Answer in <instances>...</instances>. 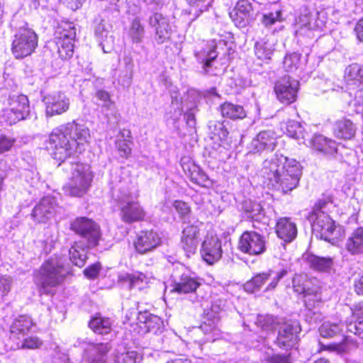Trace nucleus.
Masks as SVG:
<instances>
[{
    "instance_id": "nucleus-1",
    "label": "nucleus",
    "mask_w": 363,
    "mask_h": 363,
    "mask_svg": "<svg viewBox=\"0 0 363 363\" xmlns=\"http://www.w3.org/2000/svg\"><path fill=\"white\" fill-rule=\"evenodd\" d=\"M89 138V129L84 123L73 121L61 125L52 130L49 138L53 159L60 165L67 160L75 158L77 153L84 151Z\"/></svg>"
},
{
    "instance_id": "nucleus-2",
    "label": "nucleus",
    "mask_w": 363,
    "mask_h": 363,
    "mask_svg": "<svg viewBox=\"0 0 363 363\" xmlns=\"http://www.w3.org/2000/svg\"><path fill=\"white\" fill-rule=\"evenodd\" d=\"M261 172L274 189L286 194L297 187L302 167L295 159L276 154L264 161Z\"/></svg>"
},
{
    "instance_id": "nucleus-3",
    "label": "nucleus",
    "mask_w": 363,
    "mask_h": 363,
    "mask_svg": "<svg viewBox=\"0 0 363 363\" xmlns=\"http://www.w3.org/2000/svg\"><path fill=\"white\" fill-rule=\"evenodd\" d=\"M257 324L264 330H277L274 343L281 349L288 350L293 347L297 341L301 331L298 323L296 321L281 322L277 318L267 315L259 316Z\"/></svg>"
},
{
    "instance_id": "nucleus-4",
    "label": "nucleus",
    "mask_w": 363,
    "mask_h": 363,
    "mask_svg": "<svg viewBox=\"0 0 363 363\" xmlns=\"http://www.w3.org/2000/svg\"><path fill=\"white\" fill-rule=\"evenodd\" d=\"M63 163L65 165L69 164L72 172L69 182L63 188L65 194L72 196H82L87 192L92 179L89 167L79 162L76 158L67 160Z\"/></svg>"
},
{
    "instance_id": "nucleus-5",
    "label": "nucleus",
    "mask_w": 363,
    "mask_h": 363,
    "mask_svg": "<svg viewBox=\"0 0 363 363\" xmlns=\"http://www.w3.org/2000/svg\"><path fill=\"white\" fill-rule=\"evenodd\" d=\"M68 273L61 260L50 258L43 264L40 272V292L45 294H52V288L62 281Z\"/></svg>"
},
{
    "instance_id": "nucleus-6",
    "label": "nucleus",
    "mask_w": 363,
    "mask_h": 363,
    "mask_svg": "<svg viewBox=\"0 0 363 363\" xmlns=\"http://www.w3.org/2000/svg\"><path fill=\"white\" fill-rule=\"evenodd\" d=\"M119 209L120 217L125 223L131 224L144 220L146 213L138 201L128 190H119L116 196Z\"/></svg>"
},
{
    "instance_id": "nucleus-7",
    "label": "nucleus",
    "mask_w": 363,
    "mask_h": 363,
    "mask_svg": "<svg viewBox=\"0 0 363 363\" xmlns=\"http://www.w3.org/2000/svg\"><path fill=\"white\" fill-rule=\"evenodd\" d=\"M70 228L79 235L86 248L96 247L101 237L99 225L93 220L86 217H79L72 222Z\"/></svg>"
},
{
    "instance_id": "nucleus-8",
    "label": "nucleus",
    "mask_w": 363,
    "mask_h": 363,
    "mask_svg": "<svg viewBox=\"0 0 363 363\" xmlns=\"http://www.w3.org/2000/svg\"><path fill=\"white\" fill-rule=\"evenodd\" d=\"M308 219L312 223L313 233L316 237L332 242L340 235V227L337 229L335 221L326 213L309 216Z\"/></svg>"
},
{
    "instance_id": "nucleus-9",
    "label": "nucleus",
    "mask_w": 363,
    "mask_h": 363,
    "mask_svg": "<svg viewBox=\"0 0 363 363\" xmlns=\"http://www.w3.org/2000/svg\"><path fill=\"white\" fill-rule=\"evenodd\" d=\"M147 23L157 44L162 45L170 40L172 30L167 16L159 12H153L148 17Z\"/></svg>"
},
{
    "instance_id": "nucleus-10",
    "label": "nucleus",
    "mask_w": 363,
    "mask_h": 363,
    "mask_svg": "<svg viewBox=\"0 0 363 363\" xmlns=\"http://www.w3.org/2000/svg\"><path fill=\"white\" fill-rule=\"evenodd\" d=\"M238 247L250 255H259L266 251L265 238L255 231H245L240 238Z\"/></svg>"
},
{
    "instance_id": "nucleus-11",
    "label": "nucleus",
    "mask_w": 363,
    "mask_h": 363,
    "mask_svg": "<svg viewBox=\"0 0 363 363\" xmlns=\"http://www.w3.org/2000/svg\"><path fill=\"white\" fill-rule=\"evenodd\" d=\"M172 277V291L178 294L196 293V290L201 286L199 279L186 271L183 266L181 267L180 270L178 269L174 272Z\"/></svg>"
},
{
    "instance_id": "nucleus-12",
    "label": "nucleus",
    "mask_w": 363,
    "mask_h": 363,
    "mask_svg": "<svg viewBox=\"0 0 363 363\" xmlns=\"http://www.w3.org/2000/svg\"><path fill=\"white\" fill-rule=\"evenodd\" d=\"M298 88V81L286 75L276 82L274 91L280 102L289 105L296 101Z\"/></svg>"
},
{
    "instance_id": "nucleus-13",
    "label": "nucleus",
    "mask_w": 363,
    "mask_h": 363,
    "mask_svg": "<svg viewBox=\"0 0 363 363\" xmlns=\"http://www.w3.org/2000/svg\"><path fill=\"white\" fill-rule=\"evenodd\" d=\"M223 254L221 240L217 235L208 234L201 245V255L208 264L220 259Z\"/></svg>"
},
{
    "instance_id": "nucleus-14",
    "label": "nucleus",
    "mask_w": 363,
    "mask_h": 363,
    "mask_svg": "<svg viewBox=\"0 0 363 363\" xmlns=\"http://www.w3.org/2000/svg\"><path fill=\"white\" fill-rule=\"evenodd\" d=\"M58 208L56 199L53 196H45L33 209L31 216L39 223H46L56 213Z\"/></svg>"
},
{
    "instance_id": "nucleus-15",
    "label": "nucleus",
    "mask_w": 363,
    "mask_h": 363,
    "mask_svg": "<svg viewBox=\"0 0 363 363\" xmlns=\"http://www.w3.org/2000/svg\"><path fill=\"white\" fill-rule=\"evenodd\" d=\"M230 17L238 28H245L253 20V9L247 0H240L230 12Z\"/></svg>"
},
{
    "instance_id": "nucleus-16",
    "label": "nucleus",
    "mask_w": 363,
    "mask_h": 363,
    "mask_svg": "<svg viewBox=\"0 0 363 363\" xmlns=\"http://www.w3.org/2000/svg\"><path fill=\"white\" fill-rule=\"evenodd\" d=\"M201 224L199 220L185 223L186 227L182 230L181 245L182 248L189 253H194L199 245V226Z\"/></svg>"
},
{
    "instance_id": "nucleus-17",
    "label": "nucleus",
    "mask_w": 363,
    "mask_h": 363,
    "mask_svg": "<svg viewBox=\"0 0 363 363\" xmlns=\"http://www.w3.org/2000/svg\"><path fill=\"white\" fill-rule=\"evenodd\" d=\"M161 239L157 232L142 230L136 237L134 246L140 254H145L155 249L160 245Z\"/></svg>"
},
{
    "instance_id": "nucleus-18",
    "label": "nucleus",
    "mask_w": 363,
    "mask_h": 363,
    "mask_svg": "<svg viewBox=\"0 0 363 363\" xmlns=\"http://www.w3.org/2000/svg\"><path fill=\"white\" fill-rule=\"evenodd\" d=\"M46 114L48 116L60 115L66 112L69 107V99L64 93L57 92L44 97Z\"/></svg>"
},
{
    "instance_id": "nucleus-19",
    "label": "nucleus",
    "mask_w": 363,
    "mask_h": 363,
    "mask_svg": "<svg viewBox=\"0 0 363 363\" xmlns=\"http://www.w3.org/2000/svg\"><path fill=\"white\" fill-rule=\"evenodd\" d=\"M252 147L257 152L272 151L277 145L276 133L272 130L260 131L252 142Z\"/></svg>"
},
{
    "instance_id": "nucleus-20",
    "label": "nucleus",
    "mask_w": 363,
    "mask_h": 363,
    "mask_svg": "<svg viewBox=\"0 0 363 363\" xmlns=\"http://www.w3.org/2000/svg\"><path fill=\"white\" fill-rule=\"evenodd\" d=\"M276 233L285 242H291L297 236V227L290 218H281L277 223Z\"/></svg>"
},
{
    "instance_id": "nucleus-21",
    "label": "nucleus",
    "mask_w": 363,
    "mask_h": 363,
    "mask_svg": "<svg viewBox=\"0 0 363 363\" xmlns=\"http://www.w3.org/2000/svg\"><path fill=\"white\" fill-rule=\"evenodd\" d=\"M138 321L139 327L144 331V333H157L162 325L161 318L155 315L150 312L140 311L138 315Z\"/></svg>"
},
{
    "instance_id": "nucleus-22",
    "label": "nucleus",
    "mask_w": 363,
    "mask_h": 363,
    "mask_svg": "<svg viewBox=\"0 0 363 363\" xmlns=\"http://www.w3.org/2000/svg\"><path fill=\"white\" fill-rule=\"evenodd\" d=\"M305 298L304 303L307 308V313H306V319L310 323H315L318 319H320V315L318 312L313 311V308L319 306L321 302V296L319 293L314 289L310 291V293L306 294L303 296Z\"/></svg>"
},
{
    "instance_id": "nucleus-23",
    "label": "nucleus",
    "mask_w": 363,
    "mask_h": 363,
    "mask_svg": "<svg viewBox=\"0 0 363 363\" xmlns=\"http://www.w3.org/2000/svg\"><path fill=\"white\" fill-rule=\"evenodd\" d=\"M240 210L246 218L259 221L264 217V211L262 205L251 199L243 200L240 203Z\"/></svg>"
},
{
    "instance_id": "nucleus-24",
    "label": "nucleus",
    "mask_w": 363,
    "mask_h": 363,
    "mask_svg": "<svg viewBox=\"0 0 363 363\" xmlns=\"http://www.w3.org/2000/svg\"><path fill=\"white\" fill-rule=\"evenodd\" d=\"M356 131V125L347 118L340 119L333 125V134L340 139L351 140L354 137Z\"/></svg>"
},
{
    "instance_id": "nucleus-25",
    "label": "nucleus",
    "mask_w": 363,
    "mask_h": 363,
    "mask_svg": "<svg viewBox=\"0 0 363 363\" xmlns=\"http://www.w3.org/2000/svg\"><path fill=\"white\" fill-rule=\"evenodd\" d=\"M312 147L326 155H333L337 152V143L323 135H315L311 140Z\"/></svg>"
},
{
    "instance_id": "nucleus-26",
    "label": "nucleus",
    "mask_w": 363,
    "mask_h": 363,
    "mask_svg": "<svg viewBox=\"0 0 363 363\" xmlns=\"http://www.w3.org/2000/svg\"><path fill=\"white\" fill-rule=\"evenodd\" d=\"M216 48V45H211L195 53L198 62L202 65V69L206 74L208 73L209 69L218 57Z\"/></svg>"
},
{
    "instance_id": "nucleus-27",
    "label": "nucleus",
    "mask_w": 363,
    "mask_h": 363,
    "mask_svg": "<svg viewBox=\"0 0 363 363\" xmlns=\"http://www.w3.org/2000/svg\"><path fill=\"white\" fill-rule=\"evenodd\" d=\"M345 248L351 255L363 253V227L352 232L345 243Z\"/></svg>"
},
{
    "instance_id": "nucleus-28",
    "label": "nucleus",
    "mask_w": 363,
    "mask_h": 363,
    "mask_svg": "<svg viewBox=\"0 0 363 363\" xmlns=\"http://www.w3.org/2000/svg\"><path fill=\"white\" fill-rule=\"evenodd\" d=\"M347 89L349 95L354 97V100L350 102V106L354 107L357 113H362L363 115V84L354 85V82H349Z\"/></svg>"
},
{
    "instance_id": "nucleus-29",
    "label": "nucleus",
    "mask_w": 363,
    "mask_h": 363,
    "mask_svg": "<svg viewBox=\"0 0 363 363\" xmlns=\"http://www.w3.org/2000/svg\"><path fill=\"white\" fill-rule=\"evenodd\" d=\"M220 111L223 117L231 120L243 119L246 117V111L241 105L225 102L220 106Z\"/></svg>"
},
{
    "instance_id": "nucleus-30",
    "label": "nucleus",
    "mask_w": 363,
    "mask_h": 363,
    "mask_svg": "<svg viewBox=\"0 0 363 363\" xmlns=\"http://www.w3.org/2000/svg\"><path fill=\"white\" fill-rule=\"evenodd\" d=\"M112 323L109 318L96 315L90 320L89 327L96 334L106 335L111 332Z\"/></svg>"
},
{
    "instance_id": "nucleus-31",
    "label": "nucleus",
    "mask_w": 363,
    "mask_h": 363,
    "mask_svg": "<svg viewBox=\"0 0 363 363\" xmlns=\"http://www.w3.org/2000/svg\"><path fill=\"white\" fill-rule=\"evenodd\" d=\"M131 133L128 130H123L116 141V147L121 157L128 158L131 153Z\"/></svg>"
},
{
    "instance_id": "nucleus-32",
    "label": "nucleus",
    "mask_w": 363,
    "mask_h": 363,
    "mask_svg": "<svg viewBox=\"0 0 363 363\" xmlns=\"http://www.w3.org/2000/svg\"><path fill=\"white\" fill-rule=\"evenodd\" d=\"M255 53L256 57L265 62L271 60L274 51V44L272 41L267 40H261L255 45Z\"/></svg>"
},
{
    "instance_id": "nucleus-33",
    "label": "nucleus",
    "mask_w": 363,
    "mask_h": 363,
    "mask_svg": "<svg viewBox=\"0 0 363 363\" xmlns=\"http://www.w3.org/2000/svg\"><path fill=\"white\" fill-rule=\"evenodd\" d=\"M347 330L363 338V305L353 312L352 320L347 324Z\"/></svg>"
},
{
    "instance_id": "nucleus-34",
    "label": "nucleus",
    "mask_w": 363,
    "mask_h": 363,
    "mask_svg": "<svg viewBox=\"0 0 363 363\" xmlns=\"http://www.w3.org/2000/svg\"><path fill=\"white\" fill-rule=\"evenodd\" d=\"M84 245L80 242L75 243L69 250V259L73 264L79 267H82L87 259L86 251Z\"/></svg>"
},
{
    "instance_id": "nucleus-35",
    "label": "nucleus",
    "mask_w": 363,
    "mask_h": 363,
    "mask_svg": "<svg viewBox=\"0 0 363 363\" xmlns=\"http://www.w3.org/2000/svg\"><path fill=\"white\" fill-rule=\"evenodd\" d=\"M306 260L311 268L318 271H328L333 265V260L330 257H323L314 255H307Z\"/></svg>"
},
{
    "instance_id": "nucleus-36",
    "label": "nucleus",
    "mask_w": 363,
    "mask_h": 363,
    "mask_svg": "<svg viewBox=\"0 0 363 363\" xmlns=\"http://www.w3.org/2000/svg\"><path fill=\"white\" fill-rule=\"evenodd\" d=\"M189 6V13L194 16L191 21H194L203 12L207 11L211 6L213 0H186Z\"/></svg>"
},
{
    "instance_id": "nucleus-37",
    "label": "nucleus",
    "mask_w": 363,
    "mask_h": 363,
    "mask_svg": "<svg viewBox=\"0 0 363 363\" xmlns=\"http://www.w3.org/2000/svg\"><path fill=\"white\" fill-rule=\"evenodd\" d=\"M172 103L169 111L167 113V119H171L174 122L178 121L182 115V101L179 97V94L177 91L171 93Z\"/></svg>"
},
{
    "instance_id": "nucleus-38",
    "label": "nucleus",
    "mask_w": 363,
    "mask_h": 363,
    "mask_svg": "<svg viewBox=\"0 0 363 363\" xmlns=\"http://www.w3.org/2000/svg\"><path fill=\"white\" fill-rule=\"evenodd\" d=\"M272 274L273 272L272 270H269L266 272L259 273L255 275L244 285L245 291L253 293L255 291L259 290L261 286L272 277Z\"/></svg>"
},
{
    "instance_id": "nucleus-39",
    "label": "nucleus",
    "mask_w": 363,
    "mask_h": 363,
    "mask_svg": "<svg viewBox=\"0 0 363 363\" xmlns=\"http://www.w3.org/2000/svg\"><path fill=\"white\" fill-rule=\"evenodd\" d=\"M311 283L306 274H296L292 279V286L294 292L303 296L312 290Z\"/></svg>"
},
{
    "instance_id": "nucleus-40",
    "label": "nucleus",
    "mask_w": 363,
    "mask_h": 363,
    "mask_svg": "<svg viewBox=\"0 0 363 363\" xmlns=\"http://www.w3.org/2000/svg\"><path fill=\"white\" fill-rule=\"evenodd\" d=\"M58 34L57 40L74 42L76 37V28L73 23H62L56 30Z\"/></svg>"
},
{
    "instance_id": "nucleus-41",
    "label": "nucleus",
    "mask_w": 363,
    "mask_h": 363,
    "mask_svg": "<svg viewBox=\"0 0 363 363\" xmlns=\"http://www.w3.org/2000/svg\"><path fill=\"white\" fill-rule=\"evenodd\" d=\"M38 37L35 32L24 27V57L31 55L38 46Z\"/></svg>"
},
{
    "instance_id": "nucleus-42",
    "label": "nucleus",
    "mask_w": 363,
    "mask_h": 363,
    "mask_svg": "<svg viewBox=\"0 0 363 363\" xmlns=\"http://www.w3.org/2000/svg\"><path fill=\"white\" fill-rule=\"evenodd\" d=\"M123 280L128 282L130 289H143L147 284V277L141 272L127 274L124 276Z\"/></svg>"
},
{
    "instance_id": "nucleus-43",
    "label": "nucleus",
    "mask_w": 363,
    "mask_h": 363,
    "mask_svg": "<svg viewBox=\"0 0 363 363\" xmlns=\"http://www.w3.org/2000/svg\"><path fill=\"white\" fill-rule=\"evenodd\" d=\"M173 206L179 213V218L182 219L183 224L192 222L194 220H198L191 216V208L186 203L177 200L174 202Z\"/></svg>"
},
{
    "instance_id": "nucleus-44",
    "label": "nucleus",
    "mask_w": 363,
    "mask_h": 363,
    "mask_svg": "<svg viewBox=\"0 0 363 363\" xmlns=\"http://www.w3.org/2000/svg\"><path fill=\"white\" fill-rule=\"evenodd\" d=\"M344 328L342 323L325 322L319 328L320 334L323 337H333L340 334Z\"/></svg>"
},
{
    "instance_id": "nucleus-45",
    "label": "nucleus",
    "mask_w": 363,
    "mask_h": 363,
    "mask_svg": "<svg viewBox=\"0 0 363 363\" xmlns=\"http://www.w3.org/2000/svg\"><path fill=\"white\" fill-rule=\"evenodd\" d=\"M145 34L144 26L138 18H135L131 23L128 35L134 43H140Z\"/></svg>"
},
{
    "instance_id": "nucleus-46",
    "label": "nucleus",
    "mask_w": 363,
    "mask_h": 363,
    "mask_svg": "<svg viewBox=\"0 0 363 363\" xmlns=\"http://www.w3.org/2000/svg\"><path fill=\"white\" fill-rule=\"evenodd\" d=\"M346 74L348 80L354 82V85L363 84V66L357 63L352 64L347 67Z\"/></svg>"
},
{
    "instance_id": "nucleus-47",
    "label": "nucleus",
    "mask_w": 363,
    "mask_h": 363,
    "mask_svg": "<svg viewBox=\"0 0 363 363\" xmlns=\"http://www.w3.org/2000/svg\"><path fill=\"white\" fill-rule=\"evenodd\" d=\"M74 43L71 41H57V53L62 60H67L73 56Z\"/></svg>"
},
{
    "instance_id": "nucleus-48",
    "label": "nucleus",
    "mask_w": 363,
    "mask_h": 363,
    "mask_svg": "<svg viewBox=\"0 0 363 363\" xmlns=\"http://www.w3.org/2000/svg\"><path fill=\"white\" fill-rule=\"evenodd\" d=\"M24 176L26 179V183L29 184L31 189H28V192L30 194L34 193L37 191V189L40 184L38 172H36V169L33 166L31 165L30 169H24Z\"/></svg>"
},
{
    "instance_id": "nucleus-49",
    "label": "nucleus",
    "mask_w": 363,
    "mask_h": 363,
    "mask_svg": "<svg viewBox=\"0 0 363 363\" xmlns=\"http://www.w3.org/2000/svg\"><path fill=\"white\" fill-rule=\"evenodd\" d=\"M301 56L297 52L286 54L283 61L284 69L289 72L296 71L300 65Z\"/></svg>"
},
{
    "instance_id": "nucleus-50",
    "label": "nucleus",
    "mask_w": 363,
    "mask_h": 363,
    "mask_svg": "<svg viewBox=\"0 0 363 363\" xmlns=\"http://www.w3.org/2000/svg\"><path fill=\"white\" fill-rule=\"evenodd\" d=\"M286 133L291 138L295 139H303L305 137L304 129L303 126L297 121H289L286 126Z\"/></svg>"
},
{
    "instance_id": "nucleus-51",
    "label": "nucleus",
    "mask_w": 363,
    "mask_h": 363,
    "mask_svg": "<svg viewBox=\"0 0 363 363\" xmlns=\"http://www.w3.org/2000/svg\"><path fill=\"white\" fill-rule=\"evenodd\" d=\"M208 130L211 134L223 140L227 138L228 132L223 122L219 121H210L208 124Z\"/></svg>"
},
{
    "instance_id": "nucleus-52",
    "label": "nucleus",
    "mask_w": 363,
    "mask_h": 363,
    "mask_svg": "<svg viewBox=\"0 0 363 363\" xmlns=\"http://www.w3.org/2000/svg\"><path fill=\"white\" fill-rule=\"evenodd\" d=\"M94 99L97 101L98 105L107 108H110L111 106L113 104L109 93L105 90H97L94 94Z\"/></svg>"
},
{
    "instance_id": "nucleus-53",
    "label": "nucleus",
    "mask_w": 363,
    "mask_h": 363,
    "mask_svg": "<svg viewBox=\"0 0 363 363\" xmlns=\"http://www.w3.org/2000/svg\"><path fill=\"white\" fill-rule=\"evenodd\" d=\"M281 11H277L276 12H269L263 14L261 19L262 23L266 27H270L277 21H281Z\"/></svg>"
},
{
    "instance_id": "nucleus-54",
    "label": "nucleus",
    "mask_w": 363,
    "mask_h": 363,
    "mask_svg": "<svg viewBox=\"0 0 363 363\" xmlns=\"http://www.w3.org/2000/svg\"><path fill=\"white\" fill-rule=\"evenodd\" d=\"M12 280L10 277L4 276L0 274V302L4 301V298L11 290Z\"/></svg>"
},
{
    "instance_id": "nucleus-55",
    "label": "nucleus",
    "mask_w": 363,
    "mask_h": 363,
    "mask_svg": "<svg viewBox=\"0 0 363 363\" xmlns=\"http://www.w3.org/2000/svg\"><path fill=\"white\" fill-rule=\"evenodd\" d=\"M12 52L16 58L21 59L23 57V35L22 34L16 35L12 43Z\"/></svg>"
},
{
    "instance_id": "nucleus-56",
    "label": "nucleus",
    "mask_w": 363,
    "mask_h": 363,
    "mask_svg": "<svg viewBox=\"0 0 363 363\" xmlns=\"http://www.w3.org/2000/svg\"><path fill=\"white\" fill-rule=\"evenodd\" d=\"M94 33L99 40H103L104 38L108 37V27L104 20H101L100 22L95 26Z\"/></svg>"
},
{
    "instance_id": "nucleus-57",
    "label": "nucleus",
    "mask_w": 363,
    "mask_h": 363,
    "mask_svg": "<svg viewBox=\"0 0 363 363\" xmlns=\"http://www.w3.org/2000/svg\"><path fill=\"white\" fill-rule=\"evenodd\" d=\"M288 274L286 269H281V271L276 272L274 276L272 278L271 282L269 284L266 290H272L276 288L278 282Z\"/></svg>"
},
{
    "instance_id": "nucleus-58",
    "label": "nucleus",
    "mask_w": 363,
    "mask_h": 363,
    "mask_svg": "<svg viewBox=\"0 0 363 363\" xmlns=\"http://www.w3.org/2000/svg\"><path fill=\"white\" fill-rule=\"evenodd\" d=\"M101 269L99 264H93L84 270V275L89 279L96 278Z\"/></svg>"
},
{
    "instance_id": "nucleus-59",
    "label": "nucleus",
    "mask_w": 363,
    "mask_h": 363,
    "mask_svg": "<svg viewBox=\"0 0 363 363\" xmlns=\"http://www.w3.org/2000/svg\"><path fill=\"white\" fill-rule=\"evenodd\" d=\"M43 342L36 337H30L24 339V348L37 349L42 345Z\"/></svg>"
},
{
    "instance_id": "nucleus-60",
    "label": "nucleus",
    "mask_w": 363,
    "mask_h": 363,
    "mask_svg": "<svg viewBox=\"0 0 363 363\" xmlns=\"http://www.w3.org/2000/svg\"><path fill=\"white\" fill-rule=\"evenodd\" d=\"M13 145V140L9 139L4 135H0V153L10 150Z\"/></svg>"
},
{
    "instance_id": "nucleus-61",
    "label": "nucleus",
    "mask_w": 363,
    "mask_h": 363,
    "mask_svg": "<svg viewBox=\"0 0 363 363\" xmlns=\"http://www.w3.org/2000/svg\"><path fill=\"white\" fill-rule=\"evenodd\" d=\"M266 360L268 363H290L289 357L283 354L268 357Z\"/></svg>"
},
{
    "instance_id": "nucleus-62",
    "label": "nucleus",
    "mask_w": 363,
    "mask_h": 363,
    "mask_svg": "<svg viewBox=\"0 0 363 363\" xmlns=\"http://www.w3.org/2000/svg\"><path fill=\"white\" fill-rule=\"evenodd\" d=\"M296 26H297V28L296 30V35L310 36V35L312 33L311 28L308 23H304V24H301V25L298 24Z\"/></svg>"
},
{
    "instance_id": "nucleus-63",
    "label": "nucleus",
    "mask_w": 363,
    "mask_h": 363,
    "mask_svg": "<svg viewBox=\"0 0 363 363\" xmlns=\"http://www.w3.org/2000/svg\"><path fill=\"white\" fill-rule=\"evenodd\" d=\"M328 202L325 200H319L314 206L313 211L310 216H316L319 213H325L323 208H325Z\"/></svg>"
},
{
    "instance_id": "nucleus-64",
    "label": "nucleus",
    "mask_w": 363,
    "mask_h": 363,
    "mask_svg": "<svg viewBox=\"0 0 363 363\" xmlns=\"http://www.w3.org/2000/svg\"><path fill=\"white\" fill-rule=\"evenodd\" d=\"M354 291L358 295H363V273L354 281Z\"/></svg>"
}]
</instances>
